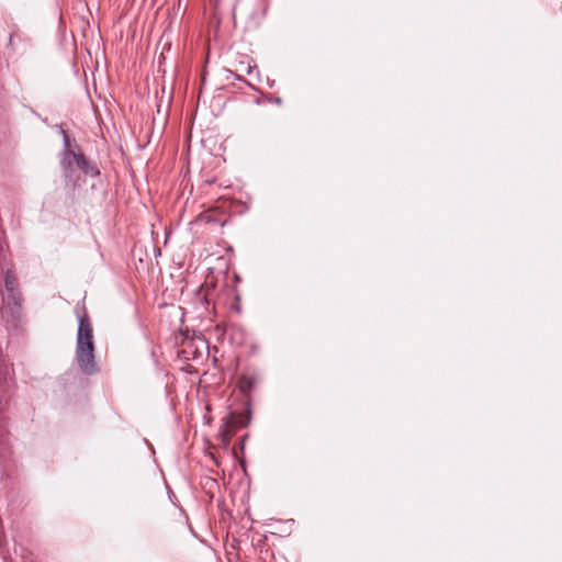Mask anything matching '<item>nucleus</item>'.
<instances>
[{
    "instance_id": "1",
    "label": "nucleus",
    "mask_w": 562,
    "mask_h": 562,
    "mask_svg": "<svg viewBox=\"0 0 562 562\" xmlns=\"http://www.w3.org/2000/svg\"><path fill=\"white\" fill-rule=\"evenodd\" d=\"M75 360L82 373L92 375L99 372L94 357L93 329L86 316L79 317Z\"/></svg>"
},
{
    "instance_id": "2",
    "label": "nucleus",
    "mask_w": 562,
    "mask_h": 562,
    "mask_svg": "<svg viewBox=\"0 0 562 562\" xmlns=\"http://www.w3.org/2000/svg\"><path fill=\"white\" fill-rule=\"evenodd\" d=\"M60 168L66 182L71 186H75L78 180L77 169L90 177H97L100 173L97 166L90 162L79 149L63 150L60 153Z\"/></svg>"
},
{
    "instance_id": "3",
    "label": "nucleus",
    "mask_w": 562,
    "mask_h": 562,
    "mask_svg": "<svg viewBox=\"0 0 562 562\" xmlns=\"http://www.w3.org/2000/svg\"><path fill=\"white\" fill-rule=\"evenodd\" d=\"M2 313L4 317L16 326L22 317V297L15 276L8 270L4 277V291L2 293Z\"/></svg>"
},
{
    "instance_id": "4",
    "label": "nucleus",
    "mask_w": 562,
    "mask_h": 562,
    "mask_svg": "<svg viewBox=\"0 0 562 562\" xmlns=\"http://www.w3.org/2000/svg\"><path fill=\"white\" fill-rule=\"evenodd\" d=\"M59 133L63 135V140H64V149L63 150H67V149L78 150L79 149L78 145L69 138V136L66 134L65 130L59 127Z\"/></svg>"
},
{
    "instance_id": "5",
    "label": "nucleus",
    "mask_w": 562,
    "mask_h": 562,
    "mask_svg": "<svg viewBox=\"0 0 562 562\" xmlns=\"http://www.w3.org/2000/svg\"><path fill=\"white\" fill-rule=\"evenodd\" d=\"M252 386V383L250 381V379L248 378H243L241 381H240V389L243 392H248L250 391Z\"/></svg>"
},
{
    "instance_id": "6",
    "label": "nucleus",
    "mask_w": 562,
    "mask_h": 562,
    "mask_svg": "<svg viewBox=\"0 0 562 562\" xmlns=\"http://www.w3.org/2000/svg\"><path fill=\"white\" fill-rule=\"evenodd\" d=\"M252 70H254V67H251V66H248V67H247V74H248V75H250V74L252 72Z\"/></svg>"
}]
</instances>
